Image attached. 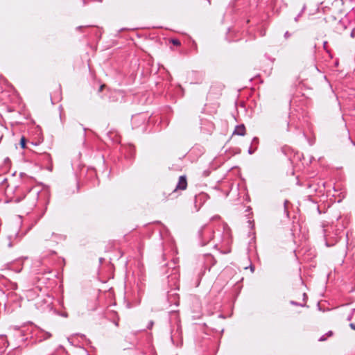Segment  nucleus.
I'll return each mask as SVG.
<instances>
[{"label":"nucleus","mask_w":355,"mask_h":355,"mask_svg":"<svg viewBox=\"0 0 355 355\" xmlns=\"http://www.w3.org/2000/svg\"><path fill=\"white\" fill-rule=\"evenodd\" d=\"M301 16V13H300L295 18V21H298V19L299 17Z\"/></svg>","instance_id":"obj_24"},{"label":"nucleus","mask_w":355,"mask_h":355,"mask_svg":"<svg viewBox=\"0 0 355 355\" xmlns=\"http://www.w3.org/2000/svg\"><path fill=\"white\" fill-rule=\"evenodd\" d=\"M187 181L186 176L182 175V176H180L178 182L174 191H176L178 189L179 190H185L187 189Z\"/></svg>","instance_id":"obj_4"},{"label":"nucleus","mask_w":355,"mask_h":355,"mask_svg":"<svg viewBox=\"0 0 355 355\" xmlns=\"http://www.w3.org/2000/svg\"><path fill=\"white\" fill-rule=\"evenodd\" d=\"M290 303H291V304L294 305V306H302V307L305 306V304L298 303V302H297L295 301H293V300H291L290 302Z\"/></svg>","instance_id":"obj_12"},{"label":"nucleus","mask_w":355,"mask_h":355,"mask_svg":"<svg viewBox=\"0 0 355 355\" xmlns=\"http://www.w3.org/2000/svg\"><path fill=\"white\" fill-rule=\"evenodd\" d=\"M351 141H352V144L355 146V143L352 140H351Z\"/></svg>","instance_id":"obj_31"},{"label":"nucleus","mask_w":355,"mask_h":355,"mask_svg":"<svg viewBox=\"0 0 355 355\" xmlns=\"http://www.w3.org/2000/svg\"><path fill=\"white\" fill-rule=\"evenodd\" d=\"M326 44H327V42H324V46H326Z\"/></svg>","instance_id":"obj_33"},{"label":"nucleus","mask_w":355,"mask_h":355,"mask_svg":"<svg viewBox=\"0 0 355 355\" xmlns=\"http://www.w3.org/2000/svg\"><path fill=\"white\" fill-rule=\"evenodd\" d=\"M48 169L50 170V171H52L51 167H49Z\"/></svg>","instance_id":"obj_32"},{"label":"nucleus","mask_w":355,"mask_h":355,"mask_svg":"<svg viewBox=\"0 0 355 355\" xmlns=\"http://www.w3.org/2000/svg\"><path fill=\"white\" fill-rule=\"evenodd\" d=\"M287 202H288V201L285 200V202H284V209H285V212L286 213L287 216H288V211L287 210V208H286V203Z\"/></svg>","instance_id":"obj_18"},{"label":"nucleus","mask_w":355,"mask_h":355,"mask_svg":"<svg viewBox=\"0 0 355 355\" xmlns=\"http://www.w3.org/2000/svg\"><path fill=\"white\" fill-rule=\"evenodd\" d=\"M83 28V26H78L77 28L78 29H81Z\"/></svg>","instance_id":"obj_30"},{"label":"nucleus","mask_w":355,"mask_h":355,"mask_svg":"<svg viewBox=\"0 0 355 355\" xmlns=\"http://www.w3.org/2000/svg\"><path fill=\"white\" fill-rule=\"evenodd\" d=\"M8 246H9V247H12V243H11V242H10V243H9Z\"/></svg>","instance_id":"obj_28"},{"label":"nucleus","mask_w":355,"mask_h":355,"mask_svg":"<svg viewBox=\"0 0 355 355\" xmlns=\"http://www.w3.org/2000/svg\"><path fill=\"white\" fill-rule=\"evenodd\" d=\"M208 258H209V259H214V258H213L212 257H211V256H209V257H208Z\"/></svg>","instance_id":"obj_29"},{"label":"nucleus","mask_w":355,"mask_h":355,"mask_svg":"<svg viewBox=\"0 0 355 355\" xmlns=\"http://www.w3.org/2000/svg\"><path fill=\"white\" fill-rule=\"evenodd\" d=\"M0 189H4L5 193L10 201L13 202H23V207L27 211L32 210L42 198H45L46 192H41L38 187H30L21 180L17 183L12 182L8 183V180L0 175Z\"/></svg>","instance_id":"obj_1"},{"label":"nucleus","mask_w":355,"mask_h":355,"mask_svg":"<svg viewBox=\"0 0 355 355\" xmlns=\"http://www.w3.org/2000/svg\"><path fill=\"white\" fill-rule=\"evenodd\" d=\"M60 315H62V317H64V318H67L68 317V314L67 313H61Z\"/></svg>","instance_id":"obj_23"},{"label":"nucleus","mask_w":355,"mask_h":355,"mask_svg":"<svg viewBox=\"0 0 355 355\" xmlns=\"http://www.w3.org/2000/svg\"><path fill=\"white\" fill-rule=\"evenodd\" d=\"M172 43L174 45H176V46H180V42L178 40H177V39L172 40Z\"/></svg>","instance_id":"obj_14"},{"label":"nucleus","mask_w":355,"mask_h":355,"mask_svg":"<svg viewBox=\"0 0 355 355\" xmlns=\"http://www.w3.org/2000/svg\"><path fill=\"white\" fill-rule=\"evenodd\" d=\"M43 157L44 160H46L48 162H51V157L49 154L45 153L44 154Z\"/></svg>","instance_id":"obj_11"},{"label":"nucleus","mask_w":355,"mask_h":355,"mask_svg":"<svg viewBox=\"0 0 355 355\" xmlns=\"http://www.w3.org/2000/svg\"><path fill=\"white\" fill-rule=\"evenodd\" d=\"M12 236H11V235H10V236H8L9 239H11Z\"/></svg>","instance_id":"obj_34"},{"label":"nucleus","mask_w":355,"mask_h":355,"mask_svg":"<svg viewBox=\"0 0 355 355\" xmlns=\"http://www.w3.org/2000/svg\"><path fill=\"white\" fill-rule=\"evenodd\" d=\"M20 146L21 148H26V139L24 137H22L20 139Z\"/></svg>","instance_id":"obj_10"},{"label":"nucleus","mask_w":355,"mask_h":355,"mask_svg":"<svg viewBox=\"0 0 355 355\" xmlns=\"http://www.w3.org/2000/svg\"><path fill=\"white\" fill-rule=\"evenodd\" d=\"M214 233V232L210 226H202L198 232L200 245L202 246L207 245L213 239Z\"/></svg>","instance_id":"obj_2"},{"label":"nucleus","mask_w":355,"mask_h":355,"mask_svg":"<svg viewBox=\"0 0 355 355\" xmlns=\"http://www.w3.org/2000/svg\"><path fill=\"white\" fill-rule=\"evenodd\" d=\"M250 270L252 272H254V266H252V264L250 265Z\"/></svg>","instance_id":"obj_21"},{"label":"nucleus","mask_w":355,"mask_h":355,"mask_svg":"<svg viewBox=\"0 0 355 355\" xmlns=\"http://www.w3.org/2000/svg\"><path fill=\"white\" fill-rule=\"evenodd\" d=\"M322 228L324 237L326 240L327 245H329V244H328L329 239L338 236L339 235V234L340 233V229H335L332 225H329L328 223L326 224L324 223H322Z\"/></svg>","instance_id":"obj_3"},{"label":"nucleus","mask_w":355,"mask_h":355,"mask_svg":"<svg viewBox=\"0 0 355 355\" xmlns=\"http://www.w3.org/2000/svg\"><path fill=\"white\" fill-rule=\"evenodd\" d=\"M246 130L243 124L236 125L233 132L234 135H237L239 136H244Z\"/></svg>","instance_id":"obj_6"},{"label":"nucleus","mask_w":355,"mask_h":355,"mask_svg":"<svg viewBox=\"0 0 355 355\" xmlns=\"http://www.w3.org/2000/svg\"><path fill=\"white\" fill-rule=\"evenodd\" d=\"M354 311H355V309H354L352 310V313H351L347 316V320H349H349H352V317H353V315H354Z\"/></svg>","instance_id":"obj_15"},{"label":"nucleus","mask_w":355,"mask_h":355,"mask_svg":"<svg viewBox=\"0 0 355 355\" xmlns=\"http://www.w3.org/2000/svg\"><path fill=\"white\" fill-rule=\"evenodd\" d=\"M42 334V336H41V337H42L44 340L48 339L51 337V334L49 332H43Z\"/></svg>","instance_id":"obj_9"},{"label":"nucleus","mask_w":355,"mask_h":355,"mask_svg":"<svg viewBox=\"0 0 355 355\" xmlns=\"http://www.w3.org/2000/svg\"><path fill=\"white\" fill-rule=\"evenodd\" d=\"M303 297H304V300L305 301L306 298L307 297L306 294L305 293H303Z\"/></svg>","instance_id":"obj_25"},{"label":"nucleus","mask_w":355,"mask_h":355,"mask_svg":"<svg viewBox=\"0 0 355 355\" xmlns=\"http://www.w3.org/2000/svg\"><path fill=\"white\" fill-rule=\"evenodd\" d=\"M349 327H350L353 330H355V324H354V323H350Z\"/></svg>","instance_id":"obj_22"},{"label":"nucleus","mask_w":355,"mask_h":355,"mask_svg":"<svg viewBox=\"0 0 355 355\" xmlns=\"http://www.w3.org/2000/svg\"><path fill=\"white\" fill-rule=\"evenodd\" d=\"M284 38L285 39H288L291 36V34L288 32V31H286L285 33H284Z\"/></svg>","instance_id":"obj_17"},{"label":"nucleus","mask_w":355,"mask_h":355,"mask_svg":"<svg viewBox=\"0 0 355 355\" xmlns=\"http://www.w3.org/2000/svg\"><path fill=\"white\" fill-rule=\"evenodd\" d=\"M104 85H101L99 88V92H101L103 90Z\"/></svg>","instance_id":"obj_27"},{"label":"nucleus","mask_w":355,"mask_h":355,"mask_svg":"<svg viewBox=\"0 0 355 355\" xmlns=\"http://www.w3.org/2000/svg\"><path fill=\"white\" fill-rule=\"evenodd\" d=\"M259 139L258 137H254L252 140V142H251V146H252L254 148H256L257 149L258 148V146H259Z\"/></svg>","instance_id":"obj_8"},{"label":"nucleus","mask_w":355,"mask_h":355,"mask_svg":"<svg viewBox=\"0 0 355 355\" xmlns=\"http://www.w3.org/2000/svg\"><path fill=\"white\" fill-rule=\"evenodd\" d=\"M153 324H154V322H153V320H150V321L148 322V326H147V328H148V329H151V328L153 327Z\"/></svg>","instance_id":"obj_16"},{"label":"nucleus","mask_w":355,"mask_h":355,"mask_svg":"<svg viewBox=\"0 0 355 355\" xmlns=\"http://www.w3.org/2000/svg\"><path fill=\"white\" fill-rule=\"evenodd\" d=\"M326 339H327V338H326L325 335H323V336H322L318 339V340H319V341H320V342H322V341H324V340H326Z\"/></svg>","instance_id":"obj_20"},{"label":"nucleus","mask_w":355,"mask_h":355,"mask_svg":"<svg viewBox=\"0 0 355 355\" xmlns=\"http://www.w3.org/2000/svg\"><path fill=\"white\" fill-rule=\"evenodd\" d=\"M329 336H331L332 335V331H328V333L327 334Z\"/></svg>","instance_id":"obj_26"},{"label":"nucleus","mask_w":355,"mask_h":355,"mask_svg":"<svg viewBox=\"0 0 355 355\" xmlns=\"http://www.w3.org/2000/svg\"><path fill=\"white\" fill-rule=\"evenodd\" d=\"M8 347L7 337L4 335H0V355L3 354Z\"/></svg>","instance_id":"obj_5"},{"label":"nucleus","mask_w":355,"mask_h":355,"mask_svg":"<svg viewBox=\"0 0 355 355\" xmlns=\"http://www.w3.org/2000/svg\"><path fill=\"white\" fill-rule=\"evenodd\" d=\"M168 298L173 297V301L171 302H173L176 306L179 304V297L177 293H172L168 295Z\"/></svg>","instance_id":"obj_7"},{"label":"nucleus","mask_w":355,"mask_h":355,"mask_svg":"<svg viewBox=\"0 0 355 355\" xmlns=\"http://www.w3.org/2000/svg\"><path fill=\"white\" fill-rule=\"evenodd\" d=\"M257 149L256 148H254L252 146L250 145L249 149H248V153L250 155H252L253 153H255V151L257 150Z\"/></svg>","instance_id":"obj_13"},{"label":"nucleus","mask_w":355,"mask_h":355,"mask_svg":"<svg viewBox=\"0 0 355 355\" xmlns=\"http://www.w3.org/2000/svg\"><path fill=\"white\" fill-rule=\"evenodd\" d=\"M196 73L200 76V78H199V80L196 83H201L202 80V78H203L202 77L203 76L202 74V73Z\"/></svg>","instance_id":"obj_19"}]
</instances>
